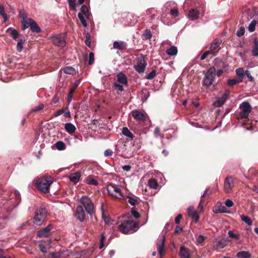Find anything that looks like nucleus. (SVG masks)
Segmentation results:
<instances>
[{"mask_svg": "<svg viewBox=\"0 0 258 258\" xmlns=\"http://www.w3.org/2000/svg\"><path fill=\"white\" fill-rule=\"evenodd\" d=\"M234 186L233 180L231 177H227L224 181V191L229 193Z\"/></svg>", "mask_w": 258, "mask_h": 258, "instance_id": "nucleus-13", "label": "nucleus"}, {"mask_svg": "<svg viewBox=\"0 0 258 258\" xmlns=\"http://www.w3.org/2000/svg\"><path fill=\"white\" fill-rule=\"evenodd\" d=\"M240 217L241 220L246 223L247 225H251L252 224V221L248 216L242 215L240 216Z\"/></svg>", "mask_w": 258, "mask_h": 258, "instance_id": "nucleus-42", "label": "nucleus"}, {"mask_svg": "<svg viewBox=\"0 0 258 258\" xmlns=\"http://www.w3.org/2000/svg\"><path fill=\"white\" fill-rule=\"evenodd\" d=\"M118 229L123 233H133L138 229V224L131 219L124 220L119 225Z\"/></svg>", "mask_w": 258, "mask_h": 258, "instance_id": "nucleus-2", "label": "nucleus"}, {"mask_svg": "<svg viewBox=\"0 0 258 258\" xmlns=\"http://www.w3.org/2000/svg\"><path fill=\"white\" fill-rule=\"evenodd\" d=\"M70 7H71L73 10H76L75 0H68Z\"/></svg>", "mask_w": 258, "mask_h": 258, "instance_id": "nucleus-54", "label": "nucleus"}, {"mask_svg": "<svg viewBox=\"0 0 258 258\" xmlns=\"http://www.w3.org/2000/svg\"><path fill=\"white\" fill-rule=\"evenodd\" d=\"M86 182L88 184L96 185L98 184V181L92 176H89L86 179Z\"/></svg>", "mask_w": 258, "mask_h": 258, "instance_id": "nucleus-35", "label": "nucleus"}, {"mask_svg": "<svg viewBox=\"0 0 258 258\" xmlns=\"http://www.w3.org/2000/svg\"><path fill=\"white\" fill-rule=\"evenodd\" d=\"M230 95V91L226 90L221 97L218 98L214 102L213 105L215 107H220L224 104L228 97Z\"/></svg>", "mask_w": 258, "mask_h": 258, "instance_id": "nucleus-10", "label": "nucleus"}, {"mask_svg": "<svg viewBox=\"0 0 258 258\" xmlns=\"http://www.w3.org/2000/svg\"><path fill=\"white\" fill-rule=\"evenodd\" d=\"M257 15L258 13L255 8L248 9L243 13L240 22L241 24H244L250 20L257 17Z\"/></svg>", "mask_w": 258, "mask_h": 258, "instance_id": "nucleus-6", "label": "nucleus"}, {"mask_svg": "<svg viewBox=\"0 0 258 258\" xmlns=\"http://www.w3.org/2000/svg\"><path fill=\"white\" fill-rule=\"evenodd\" d=\"M55 145L56 149L58 150H63L66 148V146L64 143L61 141L56 142Z\"/></svg>", "mask_w": 258, "mask_h": 258, "instance_id": "nucleus-46", "label": "nucleus"}, {"mask_svg": "<svg viewBox=\"0 0 258 258\" xmlns=\"http://www.w3.org/2000/svg\"><path fill=\"white\" fill-rule=\"evenodd\" d=\"M0 14L3 17L5 22H6L8 20L9 17L7 15L5 12L4 8L2 5L0 6Z\"/></svg>", "mask_w": 258, "mask_h": 258, "instance_id": "nucleus-43", "label": "nucleus"}, {"mask_svg": "<svg viewBox=\"0 0 258 258\" xmlns=\"http://www.w3.org/2000/svg\"><path fill=\"white\" fill-rule=\"evenodd\" d=\"M117 81L123 84H126L127 83V78L125 75L122 73H119L117 74Z\"/></svg>", "mask_w": 258, "mask_h": 258, "instance_id": "nucleus-25", "label": "nucleus"}, {"mask_svg": "<svg viewBox=\"0 0 258 258\" xmlns=\"http://www.w3.org/2000/svg\"><path fill=\"white\" fill-rule=\"evenodd\" d=\"M179 255L181 258H189L188 251L187 249L184 247H181L180 248Z\"/></svg>", "mask_w": 258, "mask_h": 258, "instance_id": "nucleus-28", "label": "nucleus"}, {"mask_svg": "<svg viewBox=\"0 0 258 258\" xmlns=\"http://www.w3.org/2000/svg\"><path fill=\"white\" fill-rule=\"evenodd\" d=\"M156 75V73L154 71H152L150 72L146 77V78L147 79H153Z\"/></svg>", "mask_w": 258, "mask_h": 258, "instance_id": "nucleus-57", "label": "nucleus"}, {"mask_svg": "<svg viewBox=\"0 0 258 258\" xmlns=\"http://www.w3.org/2000/svg\"><path fill=\"white\" fill-rule=\"evenodd\" d=\"M126 46V43L123 41H115L113 44V48L115 49L122 50Z\"/></svg>", "mask_w": 258, "mask_h": 258, "instance_id": "nucleus-24", "label": "nucleus"}, {"mask_svg": "<svg viewBox=\"0 0 258 258\" xmlns=\"http://www.w3.org/2000/svg\"><path fill=\"white\" fill-rule=\"evenodd\" d=\"M80 83V80H78L75 83H74L73 86L71 87L70 90V92H71V94H73L75 92L76 88L78 87L79 84Z\"/></svg>", "mask_w": 258, "mask_h": 258, "instance_id": "nucleus-48", "label": "nucleus"}, {"mask_svg": "<svg viewBox=\"0 0 258 258\" xmlns=\"http://www.w3.org/2000/svg\"><path fill=\"white\" fill-rule=\"evenodd\" d=\"M63 72L66 74L70 75H74L76 74V71L72 67H66L63 69Z\"/></svg>", "mask_w": 258, "mask_h": 258, "instance_id": "nucleus-38", "label": "nucleus"}, {"mask_svg": "<svg viewBox=\"0 0 258 258\" xmlns=\"http://www.w3.org/2000/svg\"><path fill=\"white\" fill-rule=\"evenodd\" d=\"M81 177V173L80 172H76L72 173L70 175L69 178L71 181L74 183H77L79 182Z\"/></svg>", "mask_w": 258, "mask_h": 258, "instance_id": "nucleus-21", "label": "nucleus"}, {"mask_svg": "<svg viewBox=\"0 0 258 258\" xmlns=\"http://www.w3.org/2000/svg\"><path fill=\"white\" fill-rule=\"evenodd\" d=\"M25 43V40L20 39L17 43V50L18 52H20L22 51L23 48V45Z\"/></svg>", "mask_w": 258, "mask_h": 258, "instance_id": "nucleus-40", "label": "nucleus"}, {"mask_svg": "<svg viewBox=\"0 0 258 258\" xmlns=\"http://www.w3.org/2000/svg\"><path fill=\"white\" fill-rule=\"evenodd\" d=\"M245 28L244 27H241L236 32L237 36L240 37L244 34Z\"/></svg>", "mask_w": 258, "mask_h": 258, "instance_id": "nucleus-52", "label": "nucleus"}, {"mask_svg": "<svg viewBox=\"0 0 258 258\" xmlns=\"http://www.w3.org/2000/svg\"><path fill=\"white\" fill-rule=\"evenodd\" d=\"M52 41L54 45L60 47H63L66 44L64 36L62 35H57L53 37Z\"/></svg>", "mask_w": 258, "mask_h": 258, "instance_id": "nucleus-15", "label": "nucleus"}, {"mask_svg": "<svg viewBox=\"0 0 258 258\" xmlns=\"http://www.w3.org/2000/svg\"><path fill=\"white\" fill-rule=\"evenodd\" d=\"M242 82L241 78H237V79H229L228 80V84L230 86H233L235 85L236 84Z\"/></svg>", "mask_w": 258, "mask_h": 258, "instance_id": "nucleus-36", "label": "nucleus"}, {"mask_svg": "<svg viewBox=\"0 0 258 258\" xmlns=\"http://www.w3.org/2000/svg\"><path fill=\"white\" fill-rule=\"evenodd\" d=\"M165 241V237L164 236H162V238L160 240V241L157 244L158 247V251L161 256H162L164 253V243Z\"/></svg>", "mask_w": 258, "mask_h": 258, "instance_id": "nucleus-17", "label": "nucleus"}, {"mask_svg": "<svg viewBox=\"0 0 258 258\" xmlns=\"http://www.w3.org/2000/svg\"><path fill=\"white\" fill-rule=\"evenodd\" d=\"M132 116L137 120L141 121H145L146 119V115L141 111L135 110L132 111Z\"/></svg>", "mask_w": 258, "mask_h": 258, "instance_id": "nucleus-16", "label": "nucleus"}, {"mask_svg": "<svg viewBox=\"0 0 258 258\" xmlns=\"http://www.w3.org/2000/svg\"><path fill=\"white\" fill-rule=\"evenodd\" d=\"M228 234L229 237L234 239H238L240 238V235L239 234L234 233L231 230L228 231Z\"/></svg>", "mask_w": 258, "mask_h": 258, "instance_id": "nucleus-50", "label": "nucleus"}, {"mask_svg": "<svg viewBox=\"0 0 258 258\" xmlns=\"http://www.w3.org/2000/svg\"><path fill=\"white\" fill-rule=\"evenodd\" d=\"M90 35L89 34H87L86 35V39L85 40V44L89 47H90L91 45V41L90 40Z\"/></svg>", "mask_w": 258, "mask_h": 258, "instance_id": "nucleus-61", "label": "nucleus"}, {"mask_svg": "<svg viewBox=\"0 0 258 258\" xmlns=\"http://www.w3.org/2000/svg\"><path fill=\"white\" fill-rule=\"evenodd\" d=\"M47 213L45 208H41L37 210L33 218V223L37 225H41L45 221Z\"/></svg>", "mask_w": 258, "mask_h": 258, "instance_id": "nucleus-3", "label": "nucleus"}, {"mask_svg": "<svg viewBox=\"0 0 258 258\" xmlns=\"http://www.w3.org/2000/svg\"><path fill=\"white\" fill-rule=\"evenodd\" d=\"M256 24L257 21L255 19L253 20L248 27V31L250 32H253L255 29Z\"/></svg>", "mask_w": 258, "mask_h": 258, "instance_id": "nucleus-39", "label": "nucleus"}, {"mask_svg": "<svg viewBox=\"0 0 258 258\" xmlns=\"http://www.w3.org/2000/svg\"><path fill=\"white\" fill-rule=\"evenodd\" d=\"M94 55L93 53L90 52L89 55V64H93L94 60Z\"/></svg>", "mask_w": 258, "mask_h": 258, "instance_id": "nucleus-56", "label": "nucleus"}, {"mask_svg": "<svg viewBox=\"0 0 258 258\" xmlns=\"http://www.w3.org/2000/svg\"><path fill=\"white\" fill-rule=\"evenodd\" d=\"M122 133L124 136L130 138L131 139H133L134 138L133 134L126 127H124L122 128Z\"/></svg>", "mask_w": 258, "mask_h": 258, "instance_id": "nucleus-34", "label": "nucleus"}, {"mask_svg": "<svg viewBox=\"0 0 258 258\" xmlns=\"http://www.w3.org/2000/svg\"><path fill=\"white\" fill-rule=\"evenodd\" d=\"M64 128L66 132L70 135L74 133L76 130L75 126L72 123H66L64 124Z\"/></svg>", "mask_w": 258, "mask_h": 258, "instance_id": "nucleus-22", "label": "nucleus"}, {"mask_svg": "<svg viewBox=\"0 0 258 258\" xmlns=\"http://www.w3.org/2000/svg\"><path fill=\"white\" fill-rule=\"evenodd\" d=\"M209 54H210V52H209V50L208 51H206L201 56V59L202 60H204L208 56V55Z\"/></svg>", "mask_w": 258, "mask_h": 258, "instance_id": "nucleus-63", "label": "nucleus"}, {"mask_svg": "<svg viewBox=\"0 0 258 258\" xmlns=\"http://www.w3.org/2000/svg\"><path fill=\"white\" fill-rule=\"evenodd\" d=\"M236 75L238 76V78H241L242 81L244 77V70L242 68H238L235 71Z\"/></svg>", "mask_w": 258, "mask_h": 258, "instance_id": "nucleus-41", "label": "nucleus"}, {"mask_svg": "<svg viewBox=\"0 0 258 258\" xmlns=\"http://www.w3.org/2000/svg\"><path fill=\"white\" fill-rule=\"evenodd\" d=\"M75 215L76 218L81 222L85 220L86 214L82 206L77 207Z\"/></svg>", "mask_w": 258, "mask_h": 258, "instance_id": "nucleus-14", "label": "nucleus"}, {"mask_svg": "<svg viewBox=\"0 0 258 258\" xmlns=\"http://www.w3.org/2000/svg\"><path fill=\"white\" fill-rule=\"evenodd\" d=\"M154 135L157 137L160 136V130L159 127H156L154 131Z\"/></svg>", "mask_w": 258, "mask_h": 258, "instance_id": "nucleus-62", "label": "nucleus"}, {"mask_svg": "<svg viewBox=\"0 0 258 258\" xmlns=\"http://www.w3.org/2000/svg\"><path fill=\"white\" fill-rule=\"evenodd\" d=\"M143 194L146 196H151L153 195L152 192H150L148 189L145 188L144 190H143Z\"/></svg>", "mask_w": 258, "mask_h": 258, "instance_id": "nucleus-64", "label": "nucleus"}, {"mask_svg": "<svg viewBox=\"0 0 258 258\" xmlns=\"http://www.w3.org/2000/svg\"><path fill=\"white\" fill-rule=\"evenodd\" d=\"M125 200L132 206H135L136 204L138 203L137 200L130 196H127Z\"/></svg>", "mask_w": 258, "mask_h": 258, "instance_id": "nucleus-45", "label": "nucleus"}, {"mask_svg": "<svg viewBox=\"0 0 258 258\" xmlns=\"http://www.w3.org/2000/svg\"><path fill=\"white\" fill-rule=\"evenodd\" d=\"M131 213L135 218H139L140 217V214L134 208L132 209Z\"/></svg>", "mask_w": 258, "mask_h": 258, "instance_id": "nucleus-51", "label": "nucleus"}, {"mask_svg": "<svg viewBox=\"0 0 258 258\" xmlns=\"http://www.w3.org/2000/svg\"><path fill=\"white\" fill-rule=\"evenodd\" d=\"M107 190L108 194L114 198L121 199L123 197L121 189L117 185L110 184L107 186Z\"/></svg>", "mask_w": 258, "mask_h": 258, "instance_id": "nucleus-5", "label": "nucleus"}, {"mask_svg": "<svg viewBox=\"0 0 258 258\" xmlns=\"http://www.w3.org/2000/svg\"><path fill=\"white\" fill-rule=\"evenodd\" d=\"M233 202L230 199H227L225 201V205L228 207H231L233 206Z\"/></svg>", "mask_w": 258, "mask_h": 258, "instance_id": "nucleus-60", "label": "nucleus"}, {"mask_svg": "<svg viewBox=\"0 0 258 258\" xmlns=\"http://www.w3.org/2000/svg\"><path fill=\"white\" fill-rule=\"evenodd\" d=\"M60 254L58 253H49L46 254L45 258H59Z\"/></svg>", "mask_w": 258, "mask_h": 258, "instance_id": "nucleus-47", "label": "nucleus"}, {"mask_svg": "<svg viewBox=\"0 0 258 258\" xmlns=\"http://www.w3.org/2000/svg\"><path fill=\"white\" fill-rule=\"evenodd\" d=\"M79 202L84 206L88 214L93 213L94 206L91 199L87 196H82L79 200Z\"/></svg>", "mask_w": 258, "mask_h": 258, "instance_id": "nucleus-4", "label": "nucleus"}, {"mask_svg": "<svg viewBox=\"0 0 258 258\" xmlns=\"http://www.w3.org/2000/svg\"><path fill=\"white\" fill-rule=\"evenodd\" d=\"M178 11L176 9H173L170 10V14L174 17H176L178 15Z\"/></svg>", "mask_w": 258, "mask_h": 258, "instance_id": "nucleus-59", "label": "nucleus"}, {"mask_svg": "<svg viewBox=\"0 0 258 258\" xmlns=\"http://www.w3.org/2000/svg\"><path fill=\"white\" fill-rule=\"evenodd\" d=\"M166 52L170 56L175 55L177 53V48L174 46H172L166 50Z\"/></svg>", "mask_w": 258, "mask_h": 258, "instance_id": "nucleus-29", "label": "nucleus"}, {"mask_svg": "<svg viewBox=\"0 0 258 258\" xmlns=\"http://www.w3.org/2000/svg\"><path fill=\"white\" fill-rule=\"evenodd\" d=\"M250 254L248 251H241L237 253V256L238 258H250Z\"/></svg>", "mask_w": 258, "mask_h": 258, "instance_id": "nucleus-33", "label": "nucleus"}, {"mask_svg": "<svg viewBox=\"0 0 258 258\" xmlns=\"http://www.w3.org/2000/svg\"><path fill=\"white\" fill-rule=\"evenodd\" d=\"M23 17V21L22 22V29L23 30L26 29V28L30 27V19H28L24 18V16H22Z\"/></svg>", "mask_w": 258, "mask_h": 258, "instance_id": "nucleus-37", "label": "nucleus"}, {"mask_svg": "<svg viewBox=\"0 0 258 258\" xmlns=\"http://www.w3.org/2000/svg\"><path fill=\"white\" fill-rule=\"evenodd\" d=\"M220 49L219 44L218 42H214L211 44L210 50H209L211 54L216 55Z\"/></svg>", "mask_w": 258, "mask_h": 258, "instance_id": "nucleus-20", "label": "nucleus"}, {"mask_svg": "<svg viewBox=\"0 0 258 258\" xmlns=\"http://www.w3.org/2000/svg\"><path fill=\"white\" fill-rule=\"evenodd\" d=\"M102 218L106 224H109L110 223V218L108 216L107 214L105 213L104 211H102Z\"/></svg>", "mask_w": 258, "mask_h": 258, "instance_id": "nucleus-49", "label": "nucleus"}, {"mask_svg": "<svg viewBox=\"0 0 258 258\" xmlns=\"http://www.w3.org/2000/svg\"><path fill=\"white\" fill-rule=\"evenodd\" d=\"M240 116L241 118H247L251 111V107L248 102H243L240 105Z\"/></svg>", "mask_w": 258, "mask_h": 258, "instance_id": "nucleus-8", "label": "nucleus"}, {"mask_svg": "<svg viewBox=\"0 0 258 258\" xmlns=\"http://www.w3.org/2000/svg\"><path fill=\"white\" fill-rule=\"evenodd\" d=\"M52 226L51 225H49L47 227L37 231V236L40 237H44L49 236L51 234V230Z\"/></svg>", "mask_w": 258, "mask_h": 258, "instance_id": "nucleus-12", "label": "nucleus"}, {"mask_svg": "<svg viewBox=\"0 0 258 258\" xmlns=\"http://www.w3.org/2000/svg\"><path fill=\"white\" fill-rule=\"evenodd\" d=\"M53 181V178L50 176H44L36 179L38 188L43 192H47L49 186Z\"/></svg>", "mask_w": 258, "mask_h": 258, "instance_id": "nucleus-1", "label": "nucleus"}, {"mask_svg": "<svg viewBox=\"0 0 258 258\" xmlns=\"http://www.w3.org/2000/svg\"><path fill=\"white\" fill-rule=\"evenodd\" d=\"M227 245V243L225 240H218L214 242L213 248L216 250H219L223 248Z\"/></svg>", "mask_w": 258, "mask_h": 258, "instance_id": "nucleus-19", "label": "nucleus"}, {"mask_svg": "<svg viewBox=\"0 0 258 258\" xmlns=\"http://www.w3.org/2000/svg\"><path fill=\"white\" fill-rule=\"evenodd\" d=\"M213 212L215 213H227V209L223 206L218 205L213 210Z\"/></svg>", "mask_w": 258, "mask_h": 258, "instance_id": "nucleus-31", "label": "nucleus"}, {"mask_svg": "<svg viewBox=\"0 0 258 258\" xmlns=\"http://www.w3.org/2000/svg\"><path fill=\"white\" fill-rule=\"evenodd\" d=\"M89 17V11L88 8L85 5H83L81 9V12L78 14V18L82 24L86 27L87 25L86 19Z\"/></svg>", "mask_w": 258, "mask_h": 258, "instance_id": "nucleus-9", "label": "nucleus"}, {"mask_svg": "<svg viewBox=\"0 0 258 258\" xmlns=\"http://www.w3.org/2000/svg\"><path fill=\"white\" fill-rule=\"evenodd\" d=\"M206 239V237L203 235H199L196 237V243L197 244H200L202 243Z\"/></svg>", "mask_w": 258, "mask_h": 258, "instance_id": "nucleus-44", "label": "nucleus"}, {"mask_svg": "<svg viewBox=\"0 0 258 258\" xmlns=\"http://www.w3.org/2000/svg\"><path fill=\"white\" fill-rule=\"evenodd\" d=\"M251 52L253 56H258V41L256 39L253 41V47L251 50Z\"/></svg>", "mask_w": 258, "mask_h": 258, "instance_id": "nucleus-32", "label": "nucleus"}, {"mask_svg": "<svg viewBox=\"0 0 258 258\" xmlns=\"http://www.w3.org/2000/svg\"><path fill=\"white\" fill-rule=\"evenodd\" d=\"M215 69L214 67L210 68L208 71L205 74L203 80V83L207 87L211 86L213 82L215 74Z\"/></svg>", "mask_w": 258, "mask_h": 258, "instance_id": "nucleus-7", "label": "nucleus"}, {"mask_svg": "<svg viewBox=\"0 0 258 258\" xmlns=\"http://www.w3.org/2000/svg\"><path fill=\"white\" fill-rule=\"evenodd\" d=\"M30 29L33 32H39L40 31V29L38 26V25L36 23V22L32 19H30Z\"/></svg>", "mask_w": 258, "mask_h": 258, "instance_id": "nucleus-26", "label": "nucleus"}, {"mask_svg": "<svg viewBox=\"0 0 258 258\" xmlns=\"http://www.w3.org/2000/svg\"><path fill=\"white\" fill-rule=\"evenodd\" d=\"M188 214L189 216L191 217L196 222H197L199 220V215L197 212L195 210L194 207H190L187 209Z\"/></svg>", "mask_w": 258, "mask_h": 258, "instance_id": "nucleus-18", "label": "nucleus"}, {"mask_svg": "<svg viewBox=\"0 0 258 258\" xmlns=\"http://www.w3.org/2000/svg\"><path fill=\"white\" fill-rule=\"evenodd\" d=\"M199 13L196 9H192L188 14V18L191 20H195L199 18Z\"/></svg>", "mask_w": 258, "mask_h": 258, "instance_id": "nucleus-23", "label": "nucleus"}, {"mask_svg": "<svg viewBox=\"0 0 258 258\" xmlns=\"http://www.w3.org/2000/svg\"><path fill=\"white\" fill-rule=\"evenodd\" d=\"M7 33L9 34L15 40H16L18 36L19 33L16 29H13L12 28H9L7 30Z\"/></svg>", "mask_w": 258, "mask_h": 258, "instance_id": "nucleus-27", "label": "nucleus"}, {"mask_svg": "<svg viewBox=\"0 0 258 258\" xmlns=\"http://www.w3.org/2000/svg\"><path fill=\"white\" fill-rule=\"evenodd\" d=\"M39 248L42 252H47L46 247H45V244L43 242H42L39 244Z\"/></svg>", "mask_w": 258, "mask_h": 258, "instance_id": "nucleus-53", "label": "nucleus"}, {"mask_svg": "<svg viewBox=\"0 0 258 258\" xmlns=\"http://www.w3.org/2000/svg\"><path fill=\"white\" fill-rule=\"evenodd\" d=\"M114 86L115 88L118 91H122L123 90V86L120 84H117V83H114Z\"/></svg>", "mask_w": 258, "mask_h": 258, "instance_id": "nucleus-58", "label": "nucleus"}, {"mask_svg": "<svg viewBox=\"0 0 258 258\" xmlns=\"http://www.w3.org/2000/svg\"><path fill=\"white\" fill-rule=\"evenodd\" d=\"M146 62L144 58L143 57H139L137 60V63L135 66V70L139 73H143L146 67Z\"/></svg>", "mask_w": 258, "mask_h": 258, "instance_id": "nucleus-11", "label": "nucleus"}, {"mask_svg": "<svg viewBox=\"0 0 258 258\" xmlns=\"http://www.w3.org/2000/svg\"><path fill=\"white\" fill-rule=\"evenodd\" d=\"M105 239V236L103 234H102L101 235V239H100V243L99 246V249H102L104 247V243L103 241Z\"/></svg>", "mask_w": 258, "mask_h": 258, "instance_id": "nucleus-55", "label": "nucleus"}, {"mask_svg": "<svg viewBox=\"0 0 258 258\" xmlns=\"http://www.w3.org/2000/svg\"><path fill=\"white\" fill-rule=\"evenodd\" d=\"M148 186L151 189H156L158 186V183L154 179H150L148 181Z\"/></svg>", "mask_w": 258, "mask_h": 258, "instance_id": "nucleus-30", "label": "nucleus"}]
</instances>
